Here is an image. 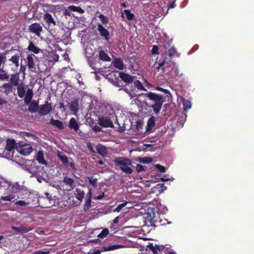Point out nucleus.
Returning a JSON list of instances; mask_svg holds the SVG:
<instances>
[{
	"instance_id": "f03ea898",
	"label": "nucleus",
	"mask_w": 254,
	"mask_h": 254,
	"mask_svg": "<svg viewBox=\"0 0 254 254\" xmlns=\"http://www.w3.org/2000/svg\"><path fill=\"white\" fill-rule=\"evenodd\" d=\"M114 163L116 166H119L123 172L127 174H131L132 170L129 167L132 165L131 161L124 157H117L114 159Z\"/></svg>"
},
{
	"instance_id": "37998d69",
	"label": "nucleus",
	"mask_w": 254,
	"mask_h": 254,
	"mask_svg": "<svg viewBox=\"0 0 254 254\" xmlns=\"http://www.w3.org/2000/svg\"><path fill=\"white\" fill-rule=\"evenodd\" d=\"M154 126H155L154 117H151L149 119V120L148 121L147 127H148L152 128Z\"/></svg>"
},
{
	"instance_id": "cd10ccee",
	"label": "nucleus",
	"mask_w": 254,
	"mask_h": 254,
	"mask_svg": "<svg viewBox=\"0 0 254 254\" xmlns=\"http://www.w3.org/2000/svg\"><path fill=\"white\" fill-rule=\"evenodd\" d=\"M17 93L20 98L24 97L25 93V90L24 87L22 84H20L17 86Z\"/></svg>"
},
{
	"instance_id": "8fccbe9b",
	"label": "nucleus",
	"mask_w": 254,
	"mask_h": 254,
	"mask_svg": "<svg viewBox=\"0 0 254 254\" xmlns=\"http://www.w3.org/2000/svg\"><path fill=\"white\" fill-rule=\"evenodd\" d=\"M14 196L13 195H6L5 196H1V199L5 200V201H11L13 198H14Z\"/></svg>"
},
{
	"instance_id": "bb28decb",
	"label": "nucleus",
	"mask_w": 254,
	"mask_h": 254,
	"mask_svg": "<svg viewBox=\"0 0 254 254\" xmlns=\"http://www.w3.org/2000/svg\"><path fill=\"white\" fill-rule=\"evenodd\" d=\"M9 76L7 72L3 68H0V80H7Z\"/></svg>"
},
{
	"instance_id": "603ef678",
	"label": "nucleus",
	"mask_w": 254,
	"mask_h": 254,
	"mask_svg": "<svg viewBox=\"0 0 254 254\" xmlns=\"http://www.w3.org/2000/svg\"><path fill=\"white\" fill-rule=\"evenodd\" d=\"M158 47L157 45H154L152 47L151 53L152 54H158Z\"/></svg>"
},
{
	"instance_id": "f3484780",
	"label": "nucleus",
	"mask_w": 254,
	"mask_h": 254,
	"mask_svg": "<svg viewBox=\"0 0 254 254\" xmlns=\"http://www.w3.org/2000/svg\"><path fill=\"white\" fill-rule=\"evenodd\" d=\"M27 49L31 52L35 54H38L40 53L41 50L38 47H36L32 41H30L29 45Z\"/></svg>"
},
{
	"instance_id": "20e7f679",
	"label": "nucleus",
	"mask_w": 254,
	"mask_h": 254,
	"mask_svg": "<svg viewBox=\"0 0 254 254\" xmlns=\"http://www.w3.org/2000/svg\"><path fill=\"white\" fill-rule=\"evenodd\" d=\"M52 110L51 104L48 101L39 107L38 112L41 116H45L48 114Z\"/></svg>"
},
{
	"instance_id": "f8f14e48",
	"label": "nucleus",
	"mask_w": 254,
	"mask_h": 254,
	"mask_svg": "<svg viewBox=\"0 0 254 254\" xmlns=\"http://www.w3.org/2000/svg\"><path fill=\"white\" fill-rule=\"evenodd\" d=\"M69 108L75 114L78 111V101L77 99L72 100L70 102Z\"/></svg>"
},
{
	"instance_id": "bf43d9fd",
	"label": "nucleus",
	"mask_w": 254,
	"mask_h": 254,
	"mask_svg": "<svg viewBox=\"0 0 254 254\" xmlns=\"http://www.w3.org/2000/svg\"><path fill=\"white\" fill-rule=\"evenodd\" d=\"M7 101L0 97V105H2L7 103Z\"/></svg>"
},
{
	"instance_id": "4d7b16f0",
	"label": "nucleus",
	"mask_w": 254,
	"mask_h": 254,
	"mask_svg": "<svg viewBox=\"0 0 254 254\" xmlns=\"http://www.w3.org/2000/svg\"><path fill=\"white\" fill-rule=\"evenodd\" d=\"M93 130L96 132H101L102 131V128L99 126H95L93 127Z\"/></svg>"
},
{
	"instance_id": "ddd939ff",
	"label": "nucleus",
	"mask_w": 254,
	"mask_h": 254,
	"mask_svg": "<svg viewBox=\"0 0 254 254\" xmlns=\"http://www.w3.org/2000/svg\"><path fill=\"white\" fill-rule=\"evenodd\" d=\"M1 88L4 89L3 92L6 95L11 93L13 91V85L10 83H4L1 86Z\"/></svg>"
},
{
	"instance_id": "4be33fe9",
	"label": "nucleus",
	"mask_w": 254,
	"mask_h": 254,
	"mask_svg": "<svg viewBox=\"0 0 254 254\" xmlns=\"http://www.w3.org/2000/svg\"><path fill=\"white\" fill-rule=\"evenodd\" d=\"M99 57L100 60L104 62L111 61V58L103 50H100L99 52Z\"/></svg>"
},
{
	"instance_id": "de8ad7c7",
	"label": "nucleus",
	"mask_w": 254,
	"mask_h": 254,
	"mask_svg": "<svg viewBox=\"0 0 254 254\" xmlns=\"http://www.w3.org/2000/svg\"><path fill=\"white\" fill-rule=\"evenodd\" d=\"M7 185V182L3 178H0V189L3 187H6Z\"/></svg>"
},
{
	"instance_id": "9b49d317",
	"label": "nucleus",
	"mask_w": 254,
	"mask_h": 254,
	"mask_svg": "<svg viewBox=\"0 0 254 254\" xmlns=\"http://www.w3.org/2000/svg\"><path fill=\"white\" fill-rule=\"evenodd\" d=\"M43 18L46 22V23L50 26L51 24H52L54 26L56 25V22L54 19L52 15L49 13H45L44 14Z\"/></svg>"
},
{
	"instance_id": "7c9ffc66",
	"label": "nucleus",
	"mask_w": 254,
	"mask_h": 254,
	"mask_svg": "<svg viewBox=\"0 0 254 254\" xmlns=\"http://www.w3.org/2000/svg\"><path fill=\"white\" fill-rule=\"evenodd\" d=\"M96 150L98 154L103 156L106 152V148L102 145H98L97 146Z\"/></svg>"
},
{
	"instance_id": "f257e3e1",
	"label": "nucleus",
	"mask_w": 254,
	"mask_h": 254,
	"mask_svg": "<svg viewBox=\"0 0 254 254\" xmlns=\"http://www.w3.org/2000/svg\"><path fill=\"white\" fill-rule=\"evenodd\" d=\"M138 96L144 97L145 98L144 100V104L148 107L152 108L155 114H159L163 104L165 101L162 95L149 92L140 94Z\"/></svg>"
},
{
	"instance_id": "338daca9",
	"label": "nucleus",
	"mask_w": 254,
	"mask_h": 254,
	"mask_svg": "<svg viewBox=\"0 0 254 254\" xmlns=\"http://www.w3.org/2000/svg\"><path fill=\"white\" fill-rule=\"evenodd\" d=\"M24 135L27 136H34V135L30 132H24Z\"/></svg>"
},
{
	"instance_id": "2eb2a0df",
	"label": "nucleus",
	"mask_w": 254,
	"mask_h": 254,
	"mask_svg": "<svg viewBox=\"0 0 254 254\" xmlns=\"http://www.w3.org/2000/svg\"><path fill=\"white\" fill-rule=\"evenodd\" d=\"M68 127L70 129H73L75 131H77L79 128V126L74 118H71L69 120Z\"/></svg>"
},
{
	"instance_id": "4468645a",
	"label": "nucleus",
	"mask_w": 254,
	"mask_h": 254,
	"mask_svg": "<svg viewBox=\"0 0 254 254\" xmlns=\"http://www.w3.org/2000/svg\"><path fill=\"white\" fill-rule=\"evenodd\" d=\"M29 104L30 106L28 108V111L32 113H35L38 108L39 102L36 100H33Z\"/></svg>"
},
{
	"instance_id": "aec40b11",
	"label": "nucleus",
	"mask_w": 254,
	"mask_h": 254,
	"mask_svg": "<svg viewBox=\"0 0 254 254\" xmlns=\"http://www.w3.org/2000/svg\"><path fill=\"white\" fill-rule=\"evenodd\" d=\"M33 151V148L31 146H28L24 145L23 146L19 151V153L23 155H28L30 154Z\"/></svg>"
},
{
	"instance_id": "69168bd1",
	"label": "nucleus",
	"mask_w": 254,
	"mask_h": 254,
	"mask_svg": "<svg viewBox=\"0 0 254 254\" xmlns=\"http://www.w3.org/2000/svg\"><path fill=\"white\" fill-rule=\"evenodd\" d=\"M119 217L118 216V217H116L113 220V223L114 224H117L119 222Z\"/></svg>"
},
{
	"instance_id": "4c0bfd02",
	"label": "nucleus",
	"mask_w": 254,
	"mask_h": 254,
	"mask_svg": "<svg viewBox=\"0 0 254 254\" xmlns=\"http://www.w3.org/2000/svg\"><path fill=\"white\" fill-rule=\"evenodd\" d=\"M109 233V230L105 228L102 230V231L98 235V237L99 238L103 239L105 238Z\"/></svg>"
},
{
	"instance_id": "393cba45",
	"label": "nucleus",
	"mask_w": 254,
	"mask_h": 254,
	"mask_svg": "<svg viewBox=\"0 0 254 254\" xmlns=\"http://www.w3.org/2000/svg\"><path fill=\"white\" fill-rule=\"evenodd\" d=\"M75 195L77 200L81 201L84 197V192L80 189H76Z\"/></svg>"
},
{
	"instance_id": "a18cd8bd",
	"label": "nucleus",
	"mask_w": 254,
	"mask_h": 254,
	"mask_svg": "<svg viewBox=\"0 0 254 254\" xmlns=\"http://www.w3.org/2000/svg\"><path fill=\"white\" fill-rule=\"evenodd\" d=\"M156 245L154 246L153 244H149L148 247L151 250L154 254H158V250L156 247Z\"/></svg>"
},
{
	"instance_id": "6e6552de",
	"label": "nucleus",
	"mask_w": 254,
	"mask_h": 254,
	"mask_svg": "<svg viewBox=\"0 0 254 254\" xmlns=\"http://www.w3.org/2000/svg\"><path fill=\"white\" fill-rule=\"evenodd\" d=\"M97 30L99 32L101 36L105 38L106 41L110 39V34L109 31L105 28L101 24H99L97 27Z\"/></svg>"
},
{
	"instance_id": "2f4dec72",
	"label": "nucleus",
	"mask_w": 254,
	"mask_h": 254,
	"mask_svg": "<svg viewBox=\"0 0 254 254\" xmlns=\"http://www.w3.org/2000/svg\"><path fill=\"white\" fill-rule=\"evenodd\" d=\"M91 199L89 198H86L85 200V203L83 206V210L84 211L88 210L91 206Z\"/></svg>"
},
{
	"instance_id": "a211bd4d",
	"label": "nucleus",
	"mask_w": 254,
	"mask_h": 254,
	"mask_svg": "<svg viewBox=\"0 0 254 254\" xmlns=\"http://www.w3.org/2000/svg\"><path fill=\"white\" fill-rule=\"evenodd\" d=\"M33 96V92L31 89H28L24 98V102L26 105L29 104Z\"/></svg>"
},
{
	"instance_id": "a19ab883",
	"label": "nucleus",
	"mask_w": 254,
	"mask_h": 254,
	"mask_svg": "<svg viewBox=\"0 0 254 254\" xmlns=\"http://www.w3.org/2000/svg\"><path fill=\"white\" fill-rule=\"evenodd\" d=\"M155 89L158 90V91H162V92H164L166 94V96L169 98V96L171 97V94L170 93V92L167 89H164L162 87H160L159 86H156L155 87Z\"/></svg>"
},
{
	"instance_id": "49530a36",
	"label": "nucleus",
	"mask_w": 254,
	"mask_h": 254,
	"mask_svg": "<svg viewBox=\"0 0 254 254\" xmlns=\"http://www.w3.org/2000/svg\"><path fill=\"white\" fill-rule=\"evenodd\" d=\"M127 202L126 201L119 204L115 209L114 211L119 212L124 207L127 205Z\"/></svg>"
},
{
	"instance_id": "774afa93",
	"label": "nucleus",
	"mask_w": 254,
	"mask_h": 254,
	"mask_svg": "<svg viewBox=\"0 0 254 254\" xmlns=\"http://www.w3.org/2000/svg\"><path fill=\"white\" fill-rule=\"evenodd\" d=\"M87 147L89 149L90 151L91 152H94V150H93V149L92 148V146L91 145L90 143H89L88 145H87Z\"/></svg>"
},
{
	"instance_id": "39448f33",
	"label": "nucleus",
	"mask_w": 254,
	"mask_h": 254,
	"mask_svg": "<svg viewBox=\"0 0 254 254\" xmlns=\"http://www.w3.org/2000/svg\"><path fill=\"white\" fill-rule=\"evenodd\" d=\"M29 31L39 36L43 30L42 26L39 23H34L31 24L28 28Z\"/></svg>"
},
{
	"instance_id": "58836bf2",
	"label": "nucleus",
	"mask_w": 254,
	"mask_h": 254,
	"mask_svg": "<svg viewBox=\"0 0 254 254\" xmlns=\"http://www.w3.org/2000/svg\"><path fill=\"white\" fill-rule=\"evenodd\" d=\"M89 183L94 187H96L98 184V180L96 178H93V177H88Z\"/></svg>"
},
{
	"instance_id": "0eeeda50",
	"label": "nucleus",
	"mask_w": 254,
	"mask_h": 254,
	"mask_svg": "<svg viewBox=\"0 0 254 254\" xmlns=\"http://www.w3.org/2000/svg\"><path fill=\"white\" fill-rule=\"evenodd\" d=\"M98 123L101 126L103 127H114V125L110 119L107 117H102L99 118Z\"/></svg>"
},
{
	"instance_id": "13d9d810",
	"label": "nucleus",
	"mask_w": 254,
	"mask_h": 254,
	"mask_svg": "<svg viewBox=\"0 0 254 254\" xmlns=\"http://www.w3.org/2000/svg\"><path fill=\"white\" fill-rule=\"evenodd\" d=\"M165 62H166V60H163L162 61H159L158 62V68H160V67H162L163 65H164V64H165Z\"/></svg>"
},
{
	"instance_id": "72a5a7b5",
	"label": "nucleus",
	"mask_w": 254,
	"mask_h": 254,
	"mask_svg": "<svg viewBox=\"0 0 254 254\" xmlns=\"http://www.w3.org/2000/svg\"><path fill=\"white\" fill-rule=\"evenodd\" d=\"M134 86L139 90L147 91L146 89L143 86L142 83L138 80L134 81Z\"/></svg>"
},
{
	"instance_id": "7ed1b4c3",
	"label": "nucleus",
	"mask_w": 254,
	"mask_h": 254,
	"mask_svg": "<svg viewBox=\"0 0 254 254\" xmlns=\"http://www.w3.org/2000/svg\"><path fill=\"white\" fill-rule=\"evenodd\" d=\"M46 196H40L38 200L39 206L42 208H50L53 205L54 200L49 193H45Z\"/></svg>"
},
{
	"instance_id": "423d86ee",
	"label": "nucleus",
	"mask_w": 254,
	"mask_h": 254,
	"mask_svg": "<svg viewBox=\"0 0 254 254\" xmlns=\"http://www.w3.org/2000/svg\"><path fill=\"white\" fill-rule=\"evenodd\" d=\"M35 58L36 56L32 54H29L26 58L27 65L28 68L32 71H34L36 69L34 62Z\"/></svg>"
},
{
	"instance_id": "6ab92c4d",
	"label": "nucleus",
	"mask_w": 254,
	"mask_h": 254,
	"mask_svg": "<svg viewBox=\"0 0 254 254\" xmlns=\"http://www.w3.org/2000/svg\"><path fill=\"white\" fill-rule=\"evenodd\" d=\"M114 66L119 69V70H123L124 67L123 62L121 59H115L113 62Z\"/></svg>"
},
{
	"instance_id": "0e129e2a",
	"label": "nucleus",
	"mask_w": 254,
	"mask_h": 254,
	"mask_svg": "<svg viewBox=\"0 0 254 254\" xmlns=\"http://www.w3.org/2000/svg\"><path fill=\"white\" fill-rule=\"evenodd\" d=\"M59 107L61 109H64V110H65V106L64 105V104L63 103H60V104H59Z\"/></svg>"
},
{
	"instance_id": "9d476101",
	"label": "nucleus",
	"mask_w": 254,
	"mask_h": 254,
	"mask_svg": "<svg viewBox=\"0 0 254 254\" xmlns=\"http://www.w3.org/2000/svg\"><path fill=\"white\" fill-rule=\"evenodd\" d=\"M119 77L123 81L127 83H131L133 79L132 76L123 72L119 73Z\"/></svg>"
},
{
	"instance_id": "3c124183",
	"label": "nucleus",
	"mask_w": 254,
	"mask_h": 254,
	"mask_svg": "<svg viewBox=\"0 0 254 254\" xmlns=\"http://www.w3.org/2000/svg\"><path fill=\"white\" fill-rule=\"evenodd\" d=\"M136 170L137 172H140L145 171V167L142 165L137 164L136 167Z\"/></svg>"
},
{
	"instance_id": "f704fd0d",
	"label": "nucleus",
	"mask_w": 254,
	"mask_h": 254,
	"mask_svg": "<svg viewBox=\"0 0 254 254\" xmlns=\"http://www.w3.org/2000/svg\"><path fill=\"white\" fill-rule=\"evenodd\" d=\"M59 157L63 164L65 166H68V160L66 155L59 154Z\"/></svg>"
},
{
	"instance_id": "1a4fd4ad",
	"label": "nucleus",
	"mask_w": 254,
	"mask_h": 254,
	"mask_svg": "<svg viewBox=\"0 0 254 254\" xmlns=\"http://www.w3.org/2000/svg\"><path fill=\"white\" fill-rule=\"evenodd\" d=\"M11 229L15 231L18 234H20V233L24 234V233H26L29 232L32 229L30 227H26L23 225H21L19 227H15V226H12Z\"/></svg>"
},
{
	"instance_id": "e2e57ef3",
	"label": "nucleus",
	"mask_w": 254,
	"mask_h": 254,
	"mask_svg": "<svg viewBox=\"0 0 254 254\" xmlns=\"http://www.w3.org/2000/svg\"><path fill=\"white\" fill-rule=\"evenodd\" d=\"M68 166H69L70 167V168L71 169H72L73 170H75V164L74 162H71L70 163H68Z\"/></svg>"
},
{
	"instance_id": "473e14b6",
	"label": "nucleus",
	"mask_w": 254,
	"mask_h": 254,
	"mask_svg": "<svg viewBox=\"0 0 254 254\" xmlns=\"http://www.w3.org/2000/svg\"><path fill=\"white\" fill-rule=\"evenodd\" d=\"M138 161L140 163L149 164L152 162L153 159L150 157H139L138 159Z\"/></svg>"
},
{
	"instance_id": "c9c22d12",
	"label": "nucleus",
	"mask_w": 254,
	"mask_h": 254,
	"mask_svg": "<svg viewBox=\"0 0 254 254\" xmlns=\"http://www.w3.org/2000/svg\"><path fill=\"white\" fill-rule=\"evenodd\" d=\"M154 215H155V213H150L148 216V217H149L148 219L150 222L151 226L155 225L154 223L158 222L157 219L155 218V217Z\"/></svg>"
},
{
	"instance_id": "dca6fc26",
	"label": "nucleus",
	"mask_w": 254,
	"mask_h": 254,
	"mask_svg": "<svg viewBox=\"0 0 254 254\" xmlns=\"http://www.w3.org/2000/svg\"><path fill=\"white\" fill-rule=\"evenodd\" d=\"M10 83L13 86H17L18 85H19V73H16L15 74H11L10 78Z\"/></svg>"
},
{
	"instance_id": "c756f323",
	"label": "nucleus",
	"mask_w": 254,
	"mask_h": 254,
	"mask_svg": "<svg viewBox=\"0 0 254 254\" xmlns=\"http://www.w3.org/2000/svg\"><path fill=\"white\" fill-rule=\"evenodd\" d=\"M68 9L72 11L77 12L79 13L82 14L84 12V9L81 8L80 7H78L74 5H70Z\"/></svg>"
},
{
	"instance_id": "680f3d73",
	"label": "nucleus",
	"mask_w": 254,
	"mask_h": 254,
	"mask_svg": "<svg viewBox=\"0 0 254 254\" xmlns=\"http://www.w3.org/2000/svg\"><path fill=\"white\" fill-rule=\"evenodd\" d=\"M175 1H174L168 5V9L173 8L175 6Z\"/></svg>"
},
{
	"instance_id": "864d4df0",
	"label": "nucleus",
	"mask_w": 254,
	"mask_h": 254,
	"mask_svg": "<svg viewBox=\"0 0 254 254\" xmlns=\"http://www.w3.org/2000/svg\"><path fill=\"white\" fill-rule=\"evenodd\" d=\"M15 204L20 206H25L26 205V202L24 200H20L16 201Z\"/></svg>"
},
{
	"instance_id": "b1692460",
	"label": "nucleus",
	"mask_w": 254,
	"mask_h": 254,
	"mask_svg": "<svg viewBox=\"0 0 254 254\" xmlns=\"http://www.w3.org/2000/svg\"><path fill=\"white\" fill-rule=\"evenodd\" d=\"M15 145V141L14 139H8L6 141L5 148L8 151H11L14 149Z\"/></svg>"
},
{
	"instance_id": "a878e982",
	"label": "nucleus",
	"mask_w": 254,
	"mask_h": 254,
	"mask_svg": "<svg viewBox=\"0 0 254 254\" xmlns=\"http://www.w3.org/2000/svg\"><path fill=\"white\" fill-rule=\"evenodd\" d=\"M19 54H17L12 56L11 58L9 60V61L11 62L15 65V66L17 67L19 66Z\"/></svg>"
},
{
	"instance_id": "5701e85b",
	"label": "nucleus",
	"mask_w": 254,
	"mask_h": 254,
	"mask_svg": "<svg viewBox=\"0 0 254 254\" xmlns=\"http://www.w3.org/2000/svg\"><path fill=\"white\" fill-rule=\"evenodd\" d=\"M36 159L38 162L43 165H46L47 162L44 159V154L42 151H39L36 155Z\"/></svg>"
},
{
	"instance_id": "412c9836",
	"label": "nucleus",
	"mask_w": 254,
	"mask_h": 254,
	"mask_svg": "<svg viewBox=\"0 0 254 254\" xmlns=\"http://www.w3.org/2000/svg\"><path fill=\"white\" fill-rule=\"evenodd\" d=\"M50 124L53 126L57 127L60 129H63L64 128L63 123L59 120L52 118L50 121Z\"/></svg>"
},
{
	"instance_id": "e433bc0d",
	"label": "nucleus",
	"mask_w": 254,
	"mask_h": 254,
	"mask_svg": "<svg viewBox=\"0 0 254 254\" xmlns=\"http://www.w3.org/2000/svg\"><path fill=\"white\" fill-rule=\"evenodd\" d=\"M183 105L184 110L185 111L190 109L191 106V102L190 101L187 100H183Z\"/></svg>"
},
{
	"instance_id": "ea45409f",
	"label": "nucleus",
	"mask_w": 254,
	"mask_h": 254,
	"mask_svg": "<svg viewBox=\"0 0 254 254\" xmlns=\"http://www.w3.org/2000/svg\"><path fill=\"white\" fill-rule=\"evenodd\" d=\"M124 12L128 20H132L134 18V14L131 13L129 10L125 9Z\"/></svg>"
},
{
	"instance_id": "c85d7f7f",
	"label": "nucleus",
	"mask_w": 254,
	"mask_h": 254,
	"mask_svg": "<svg viewBox=\"0 0 254 254\" xmlns=\"http://www.w3.org/2000/svg\"><path fill=\"white\" fill-rule=\"evenodd\" d=\"M64 182L66 185L70 187V189H72L74 187V180L70 178L67 177H64Z\"/></svg>"
},
{
	"instance_id": "5fc2aeb1",
	"label": "nucleus",
	"mask_w": 254,
	"mask_h": 254,
	"mask_svg": "<svg viewBox=\"0 0 254 254\" xmlns=\"http://www.w3.org/2000/svg\"><path fill=\"white\" fill-rule=\"evenodd\" d=\"M49 252L48 251H43L41 250H39L35 251L34 254H48Z\"/></svg>"
},
{
	"instance_id": "c03bdc74",
	"label": "nucleus",
	"mask_w": 254,
	"mask_h": 254,
	"mask_svg": "<svg viewBox=\"0 0 254 254\" xmlns=\"http://www.w3.org/2000/svg\"><path fill=\"white\" fill-rule=\"evenodd\" d=\"M98 17L103 24H106L108 22V19L107 17L104 15L103 14H100Z\"/></svg>"
},
{
	"instance_id": "79ce46f5",
	"label": "nucleus",
	"mask_w": 254,
	"mask_h": 254,
	"mask_svg": "<svg viewBox=\"0 0 254 254\" xmlns=\"http://www.w3.org/2000/svg\"><path fill=\"white\" fill-rule=\"evenodd\" d=\"M119 248H120V245H114L112 246H109L108 247H104V249L105 251H111L116 250Z\"/></svg>"
},
{
	"instance_id": "052dcab7",
	"label": "nucleus",
	"mask_w": 254,
	"mask_h": 254,
	"mask_svg": "<svg viewBox=\"0 0 254 254\" xmlns=\"http://www.w3.org/2000/svg\"><path fill=\"white\" fill-rule=\"evenodd\" d=\"M92 195L91 190V189H89V191L87 194L86 198H92Z\"/></svg>"
},
{
	"instance_id": "6e6d98bb",
	"label": "nucleus",
	"mask_w": 254,
	"mask_h": 254,
	"mask_svg": "<svg viewBox=\"0 0 254 254\" xmlns=\"http://www.w3.org/2000/svg\"><path fill=\"white\" fill-rule=\"evenodd\" d=\"M105 196L104 192H102V193H101L100 195L96 196L95 197V199H98V200H101Z\"/></svg>"
},
{
	"instance_id": "09e8293b",
	"label": "nucleus",
	"mask_w": 254,
	"mask_h": 254,
	"mask_svg": "<svg viewBox=\"0 0 254 254\" xmlns=\"http://www.w3.org/2000/svg\"><path fill=\"white\" fill-rule=\"evenodd\" d=\"M155 167L160 173H164L166 171L165 168L159 164H157Z\"/></svg>"
}]
</instances>
